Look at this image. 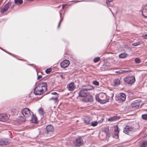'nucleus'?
Segmentation results:
<instances>
[{"label":"nucleus","mask_w":147,"mask_h":147,"mask_svg":"<svg viewBox=\"0 0 147 147\" xmlns=\"http://www.w3.org/2000/svg\"><path fill=\"white\" fill-rule=\"evenodd\" d=\"M127 56V54L126 53H121L119 55V57L121 58H124Z\"/></svg>","instance_id":"nucleus-24"},{"label":"nucleus","mask_w":147,"mask_h":147,"mask_svg":"<svg viewBox=\"0 0 147 147\" xmlns=\"http://www.w3.org/2000/svg\"><path fill=\"white\" fill-rule=\"evenodd\" d=\"M31 121L33 123H37V120L36 117L33 114L32 116Z\"/></svg>","instance_id":"nucleus-18"},{"label":"nucleus","mask_w":147,"mask_h":147,"mask_svg":"<svg viewBox=\"0 0 147 147\" xmlns=\"http://www.w3.org/2000/svg\"><path fill=\"white\" fill-rule=\"evenodd\" d=\"M25 119H24V120H23V121H25Z\"/></svg>","instance_id":"nucleus-48"},{"label":"nucleus","mask_w":147,"mask_h":147,"mask_svg":"<svg viewBox=\"0 0 147 147\" xmlns=\"http://www.w3.org/2000/svg\"><path fill=\"white\" fill-rule=\"evenodd\" d=\"M10 143V140L8 139H0V145H8Z\"/></svg>","instance_id":"nucleus-11"},{"label":"nucleus","mask_w":147,"mask_h":147,"mask_svg":"<svg viewBox=\"0 0 147 147\" xmlns=\"http://www.w3.org/2000/svg\"><path fill=\"white\" fill-rule=\"evenodd\" d=\"M47 90V84L45 82L38 83L34 89V94L40 95L44 93Z\"/></svg>","instance_id":"nucleus-1"},{"label":"nucleus","mask_w":147,"mask_h":147,"mask_svg":"<svg viewBox=\"0 0 147 147\" xmlns=\"http://www.w3.org/2000/svg\"><path fill=\"white\" fill-rule=\"evenodd\" d=\"M93 84L94 85H96V86H98L99 85V83H98V82H97V81H94L93 82Z\"/></svg>","instance_id":"nucleus-35"},{"label":"nucleus","mask_w":147,"mask_h":147,"mask_svg":"<svg viewBox=\"0 0 147 147\" xmlns=\"http://www.w3.org/2000/svg\"><path fill=\"white\" fill-rule=\"evenodd\" d=\"M85 91L87 92L88 90H91L93 88V87L90 85H88L86 86L85 88H83Z\"/></svg>","instance_id":"nucleus-19"},{"label":"nucleus","mask_w":147,"mask_h":147,"mask_svg":"<svg viewBox=\"0 0 147 147\" xmlns=\"http://www.w3.org/2000/svg\"><path fill=\"white\" fill-rule=\"evenodd\" d=\"M8 115L5 113L0 114V121L3 122H6L8 119Z\"/></svg>","instance_id":"nucleus-9"},{"label":"nucleus","mask_w":147,"mask_h":147,"mask_svg":"<svg viewBox=\"0 0 147 147\" xmlns=\"http://www.w3.org/2000/svg\"><path fill=\"white\" fill-rule=\"evenodd\" d=\"M38 112L41 115H43L44 114L43 111L41 107L38 109Z\"/></svg>","instance_id":"nucleus-27"},{"label":"nucleus","mask_w":147,"mask_h":147,"mask_svg":"<svg viewBox=\"0 0 147 147\" xmlns=\"http://www.w3.org/2000/svg\"><path fill=\"white\" fill-rule=\"evenodd\" d=\"M114 130L115 135L117 136V138H118V134L119 132L118 127H115Z\"/></svg>","instance_id":"nucleus-23"},{"label":"nucleus","mask_w":147,"mask_h":147,"mask_svg":"<svg viewBox=\"0 0 147 147\" xmlns=\"http://www.w3.org/2000/svg\"><path fill=\"white\" fill-rule=\"evenodd\" d=\"M147 145V141H145L143 142L140 147H146Z\"/></svg>","instance_id":"nucleus-25"},{"label":"nucleus","mask_w":147,"mask_h":147,"mask_svg":"<svg viewBox=\"0 0 147 147\" xmlns=\"http://www.w3.org/2000/svg\"><path fill=\"white\" fill-rule=\"evenodd\" d=\"M140 44V43L139 42H136L133 43L132 45L134 46H136L139 45Z\"/></svg>","instance_id":"nucleus-32"},{"label":"nucleus","mask_w":147,"mask_h":147,"mask_svg":"<svg viewBox=\"0 0 147 147\" xmlns=\"http://www.w3.org/2000/svg\"><path fill=\"white\" fill-rule=\"evenodd\" d=\"M107 6H108V7H110V4H109V5H108V6L107 5Z\"/></svg>","instance_id":"nucleus-43"},{"label":"nucleus","mask_w":147,"mask_h":147,"mask_svg":"<svg viewBox=\"0 0 147 147\" xmlns=\"http://www.w3.org/2000/svg\"><path fill=\"white\" fill-rule=\"evenodd\" d=\"M74 144L76 146H80L82 145L83 144V139L81 137L77 138L74 141Z\"/></svg>","instance_id":"nucleus-4"},{"label":"nucleus","mask_w":147,"mask_h":147,"mask_svg":"<svg viewBox=\"0 0 147 147\" xmlns=\"http://www.w3.org/2000/svg\"><path fill=\"white\" fill-rule=\"evenodd\" d=\"M51 71V69H48L45 70V72L46 73L48 74H49Z\"/></svg>","instance_id":"nucleus-34"},{"label":"nucleus","mask_w":147,"mask_h":147,"mask_svg":"<svg viewBox=\"0 0 147 147\" xmlns=\"http://www.w3.org/2000/svg\"><path fill=\"white\" fill-rule=\"evenodd\" d=\"M98 123V122L96 121L92 122L91 123V125L92 126L94 127L97 125Z\"/></svg>","instance_id":"nucleus-28"},{"label":"nucleus","mask_w":147,"mask_h":147,"mask_svg":"<svg viewBox=\"0 0 147 147\" xmlns=\"http://www.w3.org/2000/svg\"><path fill=\"white\" fill-rule=\"evenodd\" d=\"M90 97H91V98H92V96L90 95Z\"/></svg>","instance_id":"nucleus-47"},{"label":"nucleus","mask_w":147,"mask_h":147,"mask_svg":"<svg viewBox=\"0 0 147 147\" xmlns=\"http://www.w3.org/2000/svg\"><path fill=\"white\" fill-rule=\"evenodd\" d=\"M103 119H101L100 121H98V123H102L103 121Z\"/></svg>","instance_id":"nucleus-39"},{"label":"nucleus","mask_w":147,"mask_h":147,"mask_svg":"<svg viewBox=\"0 0 147 147\" xmlns=\"http://www.w3.org/2000/svg\"><path fill=\"white\" fill-rule=\"evenodd\" d=\"M135 130L134 127L126 126L123 129V132L126 134H129L130 131H134Z\"/></svg>","instance_id":"nucleus-7"},{"label":"nucleus","mask_w":147,"mask_h":147,"mask_svg":"<svg viewBox=\"0 0 147 147\" xmlns=\"http://www.w3.org/2000/svg\"><path fill=\"white\" fill-rule=\"evenodd\" d=\"M116 119V118L115 117H111L110 118H109L108 120L109 121H114Z\"/></svg>","instance_id":"nucleus-31"},{"label":"nucleus","mask_w":147,"mask_h":147,"mask_svg":"<svg viewBox=\"0 0 147 147\" xmlns=\"http://www.w3.org/2000/svg\"><path fill=\"white\" fill-rule=\"evenodd\" d=\"M115 72L117 73H121V72H120L119 71H116Z\"/></svg>","instance_id":"nucleus-42"},{"label":"nucleus","mask_w":147,"mask_h":147,"mask_svg":"<svg viewBox=\"0 0 147 147\" xmlns=\"http://www.w3.org/2000/svg\"><path fill=\"white\" fill-rule=\"evenodd\" d=\"M22 2V0H15V3L17 4H21Z\"/></svg>","instance_id":"nucleus-26"},{"label":"nucleus","mask_w":147,"mask_h":147,"mask_svg":"<svg viewBox=\"0 0 147 147\" xmlns=\"http://www.w3.org/2000/svg\"><path fill=\"white\" fill-rule=\"evenodd\" d=\"M123 71L124 72H127V71H126V70H123Z\"/></svg>","instance_id":"nucleus-44"},{"label":"nucleus","mask_w":147,"mask_h":147,"mask_svg":"<svg viewBox=\"0 0 147 147\" xmlns=\"http://www.w3.org/2000/svg\"><path fill=\"white\" fill-rule=\"evenodd\" d=\"M123 80L126 83L128 84H131L135 82V79L134 76H129L124 78Z\"/></svg>","instance_id":"nucleus-3"},{"label":"nucleus","mask_w":147,"mask_h":147,"mask_svg":"<svg viewBox=\"0 0 147 147\" xmlns=\"http://www.w3.org/2000/svg\"><path fill=\"white\" fill-rule=\"evenodd\" d=\"M69 64V60H65L63 61L61 63V67L63 68L67 67Z\"/></svg>","instance_id":"nucleus-12"},{"label":"nucleus","mask_w":147,"mask_h":147,"mask_svg":"<svg viewBox=\"0 0 147 147\" xmlns=\"http://www.w3.org/2000/svg\"><path fill=\"white\" fill-rule=\"evenodd\" d=\"M126 99V95L125 94L123 93H121L119 94L118 96V99L121 101L123 102Z\"/></svg>","instance_id":"nucleus-13"},{"label":"nucleus","mask_w":147,"mask_h":147,"mask_svg":"<svg viewBox=\"0 0 147 147\" xmlns=\"http://www.w3.org/2000/svg\"><path fill=\"white\" fill-rule=\"evenodd\" d=\"M145 7H145V8L144 9H146V8L147 9V5H146Z\"/></svg>","instance_id":"nucleus-45"},{"label":"nucleus","mask_w":147,"mask_h":147,"mask_svg":"<svg viewBox=\"0 0 147 147\" xmlns=\"http://www.w3.org/2000/svg\"><path fill=\"white\" fill-rule=\"evenodd\" d=\"M135 62L137 63H140V60L139 59L137 58L135 59Z\"/></svg>","instance_id":"nucleus-33"},{"label":"nucleus","mask_w":147,"mask_h":147,"mask_svg":"<svg viewBox=\"0 0 147 147\" xmlns=\"http://www.w3.org/2000/svg\"><path fill=\"white\" fill-rule=\"evenodd\" d=\"M62 21V19H61L60 20V22H59V25H58V28H59V26H60V24H61V22Z\"/></svg>","instance_id":"nucleus-40"},{"label":"nucleus","mask_w":147,"mask_h":147,"mask_svg":"<svg viewBox=\"0 0 147 147\" xmlns=\"http://www.w3.org/2000/svg\"><path fill=\"white\" fill-rule=\"evenodd\" d=\"M143 37L147 39V34L145 35Z\"/></svg>","instance_id":"nucleus-41"},{"label":"nucleus","mask_w":147,"mask_h":147,"mask_svg":"<svg viewBox=\"0 0 147 147\" xmlns=\"http://www.w3.org/2000/svg\"><path fill=\"white\" fill-rule=\"evenodd\" d=\"M64 7H65V6L63 5L62 6L63 8V9Z\"/></svg>","instance_id":"nucleus-46"},{"label":"nucleus","mask_w":147,"mask_h":147,"mask_svg":"<svg viewBox=\"0 0 147 147\" xmlns=\"http://www.w3.org/2000/svg\"><path fill=\"white\" fill-rule=\"evenodd\" d=\"M42 78V76L41 75H39L37 77L38 80H40Z\"/></svg>","instance_id":"nucleus-38"},{"label":"nucleus","mask_w":147,"mask_h":147,"mask_svg":"<svg viewBox=\"0 0 147 147\" xmlns=\"http://www.w3.org/2000/svg\"><path fill=\"white\" fill-rule=\"evenodd\" d=\"M142 117L143 119L145 120H147V114H145L142 115Z\"/></svg>","instance_id":"nucleus-30"},{"label":"nucleus","mask_w":147,"mask_h":147,"mask_svg":"<svg viewBox=\"0 0 147 147\" xmlns=\"http://www.w3.org/2000/svg\"><path fill=\"white\" fill-rule=\"evenodd\" d=\"M76 86L74 82H71L67 85V88L69 90L73 91L75 88Z\"/></svg>","instance_id":"nucleus-14"},{"label":"nucleus","mask_w":147,"mask_h":147,"mask_svg":"<svg viewBox=\"0 0 147 147\" xmlns=\"http://www.w3.org/2000/svg\"><path fill=\"white\" fill-rule=\"evenodd\" d=\"M51 94L52 95H58V93L57 92H52L51 93Z\"/></svg>","instance_id":"nucleus-37"},{"label":"nucleus","mask_w":147,"mask_h":147,"mask_svg":"<svg viewBox=\"0 0 147 147\" xmlns=\"http://www.w3.org/2000/svg\"><path fill=\"white\" fill-rule=\"evenodd\" d=\"M92 118L90 117H86L84 119V121L86 125H89L91 123Z\"/></svg>","instance_id":"nucleus-16"},{"label":"nucleus","mask_w":147,"mask_h":147,"mask_svg":"<svg viewBox=\"0 0 147 147\" xmlns=\"http://www.w3.org/2000/svg\"><path fill=\"white\" fill-rule=\"evenodd\" d=\"M113 0H106V4L108 6L109 5V3L111 2Z\"/></svg>","instance_id":"nucleus-36"},{"label":"nucleus","mask_w":147,"mask_h":147,"mask_svg":"<svg viewBox=\"0 0 147 147\" xmlns=\"http://www.w3.org/2000/svg\"><path fill=\"white\" fill-rule=\"evenodd\" d=\"M96 100L101 103H104L107 102L108 99L105 93H100L98 96H96Z\"/></svg>","instance_id":"nucleus-2"},{"label":"nucleus","mask_w":147,"mask_h":147,"mask_svg":"<svg viewBox=\"0 0 147 147\" xmlns=\"http://www.w3.org/2000/svg\"><path fill=\"white\" fill-rule=\"evenodd\" d=\"M109 130L108 127H107L105 128V129L104 130L103 133L105 134L106 136H107L109 135L108 133Z\"/></svg>","instance_id":"nucleus-22"},{"label":"nucleus","mask_w":147,"mask_h":147,"mask_svg":"<svg viewBox=\"0 0 147 147\" xmlns=\"http://www.w3.org/2000/svg\"><path fill=\"white\" fill-rule=\"evenodd\" d=\"M100 58L99 57L95 58L94 59V61L95 63H96L98 62L100 60Z\"/></svg>","instance_id":"nucleus-29"},{"label":"nucleus","mask_w":147,"mask_h":147,"mask_svg":"<svg viewBox=\"0 0 147 147\" xmlns=\"http://www.w3.org/2000/svg\"><path fill=\"white\" fill-rule=\"evenodd\" d=\"M114 83L115 86H118L120 84V80L119 79H116L114 80Z\"/></svg>","instance_id":"nucleus-20"},{"label":"nucleus","mask_w":147,"mask_h":147,"mask_svg":"<svg viewBox=\"0 0 147 147\" xmlns=\"http://www.w3.org/2000/svg\"><path fill=\"white\" fill-rule=\"evenodd\" d=\"M142 15L145 18H147V9H144L142 11Z\"/></svg>","instance_id":"nucleus-21"},{"label":"nucleus","mask_w":147,"mask_h":147,"mask_svg":"<svg viewBox=\"0 0 147 147\" xmlns=\"http://www.w3.org/2000/svg\"><path fill=\"white\" fill-rule=\"evenodd\" d=\"M141 101L140 100H137L134 101L131 104V107L134 108H138L141 105Z\"/></svg>","instance_id":"nucleus-8"},{"label":"nucleus","mask_w":147,"mask_h":147,"mask_svg":"<svg viewBox=\"0 0 147 147\" xmlns=\"http://www.w3.org/2000/svg\"><path fill=\"white\" fill-rule=\"evenodd\" d=\"M79 96L81 97H87L90 95L89 93L83 88L81 89L79 93Z\"/></svg>","instance_id":"nucleus-5"},{"label":"nucleus","mask_w":147,"mask_h":147,"mask_svg":"<svg viewBox=\"0 0 147 147\" xmlns=\"http://www.w3.org/2000/svg\"><path fill=\"white\" fill-rule=\"evenodd\" d=\"M46 129L47 133L48 134L49 132H52L53 131L54 128L52 125H49L46 127Z\"/></svg>","instance_id":"nucleus-15"},{"label":"nucleus","mask_w":147,"mask_h":147,"mask_svg":"<svg viewBox=\"0 0 147 147\" xmlns=\"http://www.w3.org/2000/svg\"><path fill=\"white\" fill-rule=\"evenodd\" d=\"M22 114L25 117H28L31 115L30 110L28 108H24L22 111Z\"/></svg>","instance_id":"nucleus-6"},{"label":"nucleus","mask_w":147,"mask_h":147,"mask_svg":"<svg viewBox=\"0 0 147 147\" xmlns=\"http://www.w3.org/2000/svg\"><path fill=\"white\" fill-rule=\"evenodd\" d=\"M58 96H57L55 97H52L51 98L49 99L50 100H53L54 103L55 104H57L58 102Z\"/></svg>","instance_id":"nucleus-17"},{"label":"nucleus","mask_w":147,"mask_h":147,"mask_svg":"<svg viewBox=\"0 0 147 147\" xmlns=\"http://www.w3.org/2000/svg\"><path fill=\"white\" fill-rule=\"evenodd\" d=\"M11 5V3L10 2H8L7 3L4 7L1 9V13H4V12L7 11L9 7Z\"/></svg>","instance_id":"nucleus-10"}]
</instances>
